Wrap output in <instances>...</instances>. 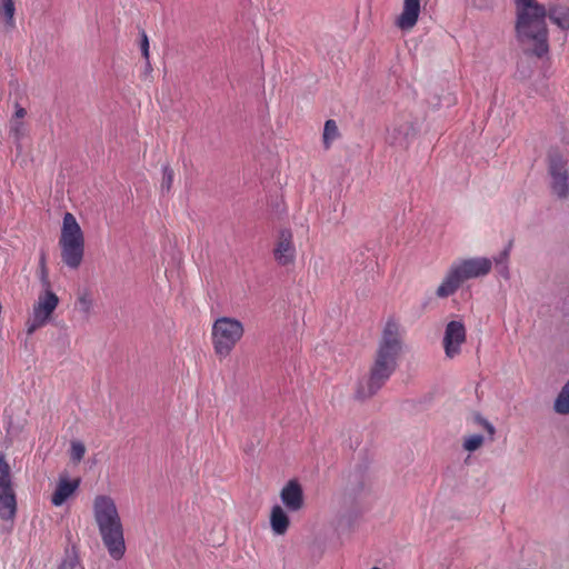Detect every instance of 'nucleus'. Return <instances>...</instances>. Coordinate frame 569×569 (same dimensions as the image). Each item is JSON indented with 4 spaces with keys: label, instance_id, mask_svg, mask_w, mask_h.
Wrapping results in <instances>:
<instances>
[{
    "label": "nucleus",
    "instance_id": "dca6fc26",
    "mask_svg": "<svg viewBox=\"0 0 569 569\" xmlns=\"http://www.w3.org/2000/svg\"><path fill=\"white\" fill-rule=\"evenodd\" d=\"M547 17L561 30H569V6L563 3L550 4Z\"/></svg>",
    "mask_w": 569,
    "mask_h": 569
},
{
    "label": "nucleus",
    "instance_id": "4468645a",
    "mask_svg": "<svg viewBox=\"0 0 569 569\" xmlns=\"http://www.w3.org/2000/svg\"><path fill=\"white\" fill-rule=\"evenodd\" d=\"M80 479L70 480L67 476H60L57 487L51 495V503L54 507L62 506L79 488Z\"/></svg>",
    "mask_w": 569,
    "mask_h": 569
},
{
    "label": "nucleus",
    "instance_id": "7ed1b4c3",
    "mask_svg": "<svg viewBox=\"0 0 569 569\" xmlns=\"http://www.w3.org/2000/svg\"><path fill=\"white\" fill-rule=\"evenodd\" d=\"M92 515L109 556L113 560L122 559L127 550L124 528L114 499L108 495L96 496Z\"/></svg>",
    "mask_w": 569,
    "mask_h": 569
},
{
    "label": "nucleus",
    "instance_id": "412c9836",
    "mask_svg": "<svg viewBox=\"0 0 569 569\" xmlns=\"http://www.w3.org/2000/svg\"><path fill=\"white\" fill-rule=\"evenodd\" d=\"M14 0H0V14L4 17L9 27H14Z\"/></svg>",
    "mask_w": 569,
    "mask_h": 569
},
{
    "label": "nucleus",
    "instance_id": "393cba45",
    "mask_svg": "<svg viewBox=\"0 0 569 569\" xmlns=\"http://www.w3.org/2000/svg\"><path fill=\"white\" fill-rule=\"evenodd\" d=\"M173 178H174L173 170L169 166L163 167V169H162V182H161V190L162 191H166V192L170 191V189L172 187V183H173Z\"/></svg>",
    "mask_w": 569,
    "mask_h": 569
},
{
    "label": "nucleus",
    "instance_id": "4be33fe9",
    "mask_svg": "<svg viewBox=\"0 0 569 569\" xmlns=\"http://www.w3.org/2000/svg\"><path fill=\"white\" fill-rule=\"evenodd\" d=\"M86 455V446L78 440L70 443V459L73 463H79Z\"/></svg>",
    "mask_w": 569,
    "mask_h": 569
},
{
    "label": "nucleus",
    "instance_id": "20e7f679",
    "mask_svg": "<svg viewBox=\"0 0 569 569\" xmlns=\"http://www.w3.org/2000/svg\"><path fill=\"white\" fill-rule=\"evenodd\" d=\"M492 269V261L489 258L477 257L455 261L449 267L442 281L436 290L440 299L455 295L462 283L469 279L487 276Z\"/></svg>",
    "mask_w": 569,
    "mask_h": 569
},
{
    "label": "nucleus",
    "instance_id": "0eeeda50",
    "mask_svg": "<svg viewBox=\"0 0 569 569\" xmlns=\"http://www.w3.org/2000/svg\"><path fill=\"white\" fill-rule=\"evenodd\" d=\"M59 297L52 290H42L32 307V316L26 322L29 336L44 327L59 305Z\"/></svg>",
    "mask_w": 569,
    "mask_h": 569
},
{
    "label": "nucleus",
    "instance_id": "f257e3e1",
    "mask_svg": "<svg viewBox=\"0 0 569 569\" xmlns=\"http://www.w3.org/2000/svg\"><path fill=\"white\" fill-rule=\"evenodd\" d=\"M401 351L400 325L389 319L382 330L370 376L366 381H360L356 390L358 400H366L378 392L395 372Z\"/></svg>",
    "mask_w": 569,
    "mask_h": 569
},
{
    "label": "nucleus",
    "instance_id": "2eb2a0df",
    "mask_svg": "<svg viewBox=\"0 0 569 569\" xmlns=\"http://www.w3.org/2000/svg\"><path fill=\"white\" fill-rule=\"evenodd\" d=\"M420 0H405L401 14L397 19V26L402 30L412 29L420 14Z\"/></svg>",
    "mask_w": 569,
    "mask_h": 569
},
{
    "label": "nucleus",
    "instance_id": "a878e982",
    "mask_svg": "<svg viewBox=\"0 0 569 569\" xmlns=\"http://www.w3.org/2000/svg\"><path fill=\"white\" fill-rule=\"evenodd\" d=\"M40 282L42 284L43 290H52L51 282H50L49 276H48L47 266H46L44 254H42L41 259H40Z\"/></svg>",
    "mask_w": 569,
    "mask_h": 569
},
{
    "label": "nucleus",
    "instance_id": "39448f33",
    "mask_svg": "<svg viewBox=\"0 0 569 569\" xmlns=\"http://www.w3.org/2000/svg\"><path fill=\"white\" fill-rule=\"evenodd\" d=\"M61 260L70 269H78L84 256V236L76 217L66 212L59 238Z\"/></svg>",
    "mask_w": 569,
    "mask_h": 569
},
{
    "label": "nucleus",
    "instance_id": "c85d7f7f",
    "mask_svg": "<svg viewBox=\"0 0 569 569\" xmlns=\"http://www.w3.org/2000/svg\"><path fill=\"white\" fill-rule=\"evenodd\" d=\"M142 56L147 61H149V39L144 31L141 32V43H140Z\"/></svg>",
    "mask_w": 569,
    "mask_h": 569
},
{
    "label": "nucleus",
    "instance_id": "423d86ee",
    "mask_svg": "<svg viewBox=\"0 0 569 569\" xmlns=\"http://www.w3.org/2000/svg\"><path fill=\"white\" fill-rule=\"evenodd\" d=\"M243 335L244 327L240 320L231 317L218 318L211 329V342L216 356L220 360L229 357Z\"/></svg>",
    "mask_w": 569,
    "mask_h": 569
},
{
    "label": "nucleus",
    "instance_id": "5701e85b",
    "mask_svg": "<svg viewBox=\"0 0 569 569\" xmlns=\"http://www.w3.org/2000/svg\"><path fill=\"white\" fill-rule=\"evenodd\" d=\"M10 134L17 142H20L27 134L24 122L21 120H11Z\"/></svg>",
    "mask_w": 569,
    "mask_h": 569
},
{
    "label": "nucleus",
    "instance_id": "b1692460",
    "mask_svg": "<svg viewBox=\"0 0 569 569\" xmlns=\"http://www.w3.org/2000/svg\"><path fill=\"white\" fill-rule=\"evenodd\" d=\"M483 445V437L481 435H472L463 440V449L472 452L478 450Z\"/></svg>",
    "mask_w": 569,
    "mask_h": 569
},
{
    "label": "nucleus",
    "instance_id": "ddd939ff",
    "mask_svg": "<svg viewBox=\"0 0 569 569\" xmlns=\"http://www.w3.org/2000/svg\"><path fill=\"white\" fill-rule=\"evenodd\" d=\"M416 136V128L409 120H397L389 131L388 140L393 146L407 148L412 138Z\"/></svg>",
    "mask_w": 569,
    "mask_h": 569
},
{
    "label": "nucleus",
    "instance_id": "aec40b11",
    "mask_svg": "<svg viewBox=\"0 0 569 569\" xmlns=\"http://www.w3.org/2000/svg\"><path fill=\"white\" fill-rule=\"evenodd\" d=\"M555 410L560 415L569 413V381L562 387L555 401Z\"/></svg>",
    "mask_w": 569,
    "mask_h": 569
},
{
    "label": "nucleus",
    "instance_id": "6ab92c4d",
    "mask_svg": "<svg viewBox=\"0 0 569 569\" xmlns=\"http://www.w3.org/2000/svg\"><path fill=\"white\" fill-rule=\"evenodd\" d=\"M339 137V129L335 120L329 119L325 123L323 128V146L325 149H329L332 144V142Z\"/></svg>",
    "mask_w": 569,
    "mask_h": 569
},
{
    "label": "nucleus",
    "instance_id": "7c9ffc66",
    "mask_svg": "<svg viewBox=\"0 0 569 569\" xmlns=\"http://www.w3.org/2000/svg\"><path fill=\"white\" fill-rule=\"evenodd\" d=\"M26 114H27V110L17 103L14 116L11 120H21L22 121V119L26 117Z\"/></svg>",
    "mask_w": 569,
    "mask_h": 569
},
{
    "label": "nucleus",
    "instance_id": "f3484780",
    "mask_svg": "<svg viewBox=\"0 0 569 569\" xmlns=\"http://www.w3.org/2000/svg\"><path fill=\"white\" fill-rule=\"evenodd\" d=\"M270 526L273 533L282 536L284 535L290 526V520L286 511L280 506H274L270 513Z\"/></svg>",
    "mask_w": 569,
    "mask_h": 569
},
{
    "label": "nucleus",
    "instance_id": "f03ea898",
    "mask_svg": "<svg viewBox=\"0 0 569 569\" xmlns=\"http://www.w3.org/2000/svg\"><path fill=\"white\" fill-rule=\"evenodd\" d=\"M518 40L530 47L533 56L542 58L549 52L547 9L537 0H515Z\"/></svg>",
    "mask_w": 569,
    "mask_h": 569
},
{
    "label": "nucleus",
    "instance_id": "9d476101",
    "mask_svg": "<svg viewBox=\"0 0 569 569\" xmlns=\"http://www.w3.org/2000/svg\"><path fill=\"white\" fill-rule=\"evenodd\" d=\"M467 331L461 321L448 322L443 336V349L448 358H455L461 352V346L466 342Z\"/></svg>",
    "mask_w": 569,
    "mask_h": 569
},
{
    "label": "nucleus",
    "instance_id": "2f4dec72",
    "mask_svg": "<svg viewBox=\"0 0 569 569\" xmlns=\"http://www.w3.org/2000/svg\"><path fill=\"white\" fill-rule=\"evenodd\" d=\"M498 268V272L505 278V279H508L509 278V268H508V263L507 264H500Z\"/></svg>",
    "mask_w": 569,
    "mask_h": 569
},
{
    "label": "nucleus",
    "instance_id": "f8f14e48",
    "mask_svg": "<svg viewBox=\"0 0 569 569\" xmlns=\"http://www.w3.org/2000/svg\"><path fill=\"white\" fill-rule=\"evenodd\" d=\"M280 499L290 512H297L305 506V496L298 480H289L280 491Z\"/></svg>",
    "mask_w": 569,
    "mask_h": 569
},
{
    "label": "nucleus",
    "instance_id": "a211bd4d",
    "mask_svg": "<svg viewBox=\"0 0 569 569\" xmlns=\"http://www.w3.org/2000/svg\"><path fill=\"white\" fill-rule=\"evenodd\" d=\"M76 308L80 313L83 315L86 319H88L92 315L93 299L89 290H83L78 293L76 300Z\"/></svg>",
    "mask_w": 569,
    "mask_h": 569
},
{
    "label": "nucleus",
    "instance_id": "bb28decb",
    "mask_svg": "<svg viewBox=\"0 0 569 569\" xmlns=\"http://www.w3.org/2000/svg\"><path fill=\"white\" fill-rule=\"evenodd\" d=\"M513 246V240H509L506 248L497 256L495 257L493 261L496 262V266L499 267L500 264H507L510 256V251Z\"/></svg>",
    "mask_w": 569,
    "mask_h": 569
},
{
    "label": "nucleus",
    "instance_id": "9b49d317",
    "mask_svg": "<svg viewBox=\"0 0 569 569\" xmlns=\"http://www.w3.org/2000/svg\"><path fill=\"white\" fill-rule=\"evenodd\" d=\"M296 247L290 229H281L273 248V258L280 266H288L296 260Z\"/></svg>",
    "mask_w": 569,
    "mask_h": 569
},
{
    "label": "nucleus",
    "instance_id": "c756f323",
    "mask_svg": "<svg viewBox=\"0 0 569 569\" xmlns=\"http://www.w3.org/2000/svg\"><path fill=\"white\" fill-rule=\"evenodd\" d=\"M476 420L479 425H481L486 430L487 432L489 433V436L492 438L495 432H496V429L495 427L488 421L486 420L485 418L480 417V416H477L476 417Z\"/></svg>",
    "mask_w": 569,
    "mask_h": 569
},
{
    "label": "nucleus",
    "instance_id": "6e6552de",
    "mask_svg": "<svg viewBox=\"0 0 569 569\" xmlns=\"http://www.w3.org/2000/svg\"><path fill=\"white\" fill-rule=\"evenodd\" d=\"M17 513V496L13 488L11 468L0 455V519L13 520Z\"/></svg>",
    "mask_w": 569,
    "mask_h": 569
},
{
    "label": "nucleus",
    "instance_id": "cd10ccee",
    "mask_svg": "<svg viewBox=\"0 0 569 569\" xmlns=\"http://www.w3.org/2000/svg\"><path fill=\"white\" fill-rule=\"evenodd\" d=\"M60 569H84L76 557H68L60 566Z\"/></svg>",
    "mask_w": 569,
    "mask_h": 569
},
{
    "label": "nucleus",
    "instance_id": "1a4fd4ad",
    "mask_svg": "<svg viewBox=\"0 0 569 569\" xmlns=\"http://www.w3.org/2000/svg\"><path fill=\"white\" fill-rule=\"evenodd\" d=\"M548 173L550 176V188L560 199L569 197V173L567 161L558 152H550L548 156Z\"/></svg>",
    "mask_w": 569,
    "mask_h": 569
}]
</instances>
